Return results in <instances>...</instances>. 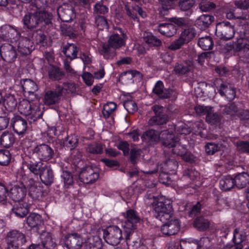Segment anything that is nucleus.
Instances as JSON below:
<instances>
[{
  "instance_id": "1",
  "label": "nucleus",
  "mask_w": 249,
  "mask_h": 249,
  "mask_svg": "<svg viewBox=\"0 0 249 249\" xmlns=\"http://www.w3.org/2000/svg\"><path fill=\"white\" fill-rule=\"evenodd\" d=\"M127 39L125 32L122 28L115 27L108 36L107 44H104L101 54L106 59H112L116 55L115 51L125 45Z\"/></svg>"
},
{
  "instance_id": "2",
  "label": "nucleus",
  "mask_w": 249,
  "mask_h": 249,
  "mask_svg": "<svg viewBox=\"0 0 249 249\" xmlns=\"http://www.w3.org/2000/svg\"><path fill=\"white\" fill-rule=\"evenodd\" d=\"M53 18L51 13L37 9L26 14L22 18V22L24 26L28 29L39 28L45 30L52 26Z\"/></svg>"
},
{
  "instance_id": "3",
  "label": "nucleus",
  "mask_w": 249,
  "mask_h": 249,
  "mask_svg": "<svg viewBox=\"0 0 249 249\" xmlns=\"http://www.w3.org/2000/svg\"><path fill=\"white\" fill-rule=\"evenodd\" d=\"M24 164L35 175H39L42 182L50 185L53 181V172L50 165H44L40 161H34L30 157L24 161Z\"/></svg>"
},
{
  "instance_id": "4",
  "label": "nucleus",
  "mask_w": 249,
  "mask_h": 249,
  "mask_svg": "<svg viewBox=\"0 0 249 249\" xmlns=\"http://www.w3.org/2000/svg\"><path fill=\"white\" fill-rule=\"evenodd\" d=\"M162 144L165 147L173 148L172 152L182 157L186 161L192 162V156L186 152V148L179 143V139L172 132L165 130L161 132Z\"/></svg>"
},
{
  "instance_id": "5",
  "label": "nucleus",
  "mask_w": 249,
  "mask_h": 249,
  "mask_svg": "<svg viewBox=\"0 0 249 249\" xmlns=\"http://www.w3.org/2000/svg\"><path fill=\"white\" fill-rule=\"evenodd\" d=\"M40 104L38 101L30 102L28 100L23 99L18 105L19 112L30 119L32 122L40 118L43 114V111L40 109Z\"/></svg>"
},
{
  "instance_id": "6",
  "label": "nucleus",
  "mask_w": 249,
  "mask_h": 249,
  "mask_svg": "<svg viewBox=\"0 0 249 249\" xmlns=\"http://www.w3.org/2000/svg\"><path fill=\"white\" fill-rule=\"evenodd\" d=\"M156 217L162 222L170 220L173 216L172 206L169 201L164 202L160 200L153 204Z\"/></svg>"
},
{
  "instance_id": "7",
  "label": "nucleus",
  "mask_w": 249,
  "mask_h": 249,
  "mask_svg": "<svg viewBox=\"0 0 249 249\" xmlns=\"http://www.w3.org/2000/svg\"><path fill=\"white\" fill-rule=\"evenodd\" d=\"M125 221L123 228L125 238L127 240L130 234L136 229L137 224L140 221V217L137 213L132 209L128 210L124 213Z\"/></svg>"
},
{
  "instance_id": "8",
  "label": "nucleus",
  "mask_w": 249,
  "mask_h": 249,
  "mask_svg": "<svg viewBox=\"0 0 249 249\" xmlns=\"http://www.w3.org/2000/svg\"><path fill=\"white\" fill-rule=\"evenodd\" d=\"M195 110L197 115H206V121L211 124L219 123L221 119V115L215 112L213 107L204 105H197Z\"/></svg>"
},
{
  "instance_id": "9",
  "label": "nucleus",
  "mask_w": 249,
  "mask_h": 249,
  "mask_svg": "<svg viewBox=\"0 0 249 249\" xmlns=\"http://www.w3.org/2000/svg\"><path fill=\"white\" fill-rule=\"evenodd\" d=\"M103 238L107 244L116 246L123 239L122 231L117 226L108 227L103 230Z\"/></svg>"
},
{
  "instance_id": "10",
  "label": "nucleus",
  "mask_w": 249,
  "mask_h": 249,
  "mask_svg": "<svg viewBox=\"0 0 249 249\" xmlns=\"http://www.w3.org/2000/svg\"><path fill=\"white\" fill-rule=\"evenodd\" d=\"M196 32L194 28H188L181 32L179 37L172 42L168 49L175 51L179 49L183 45L191 41L195 36Z\"/></svg>"
},
{
  "instance_id": "11",
  "label": "nucleus",
  "mask_w": 249,
  "mask_h": 249,
  "mask_svg": "<svg viewBox=\"0 0 249 249\" xmlns=\"http://www.w3.org/2000/svg\"><path fill=\"white\" fill-rule=\"evenodd\" d=\"M33 156L39 160L47 161L52 159L54 155V151L49 145L41 144L31 148Z\"/></svg>"
},
{
  "instance_id": "12",
  "label": "nucleus",
  "mask_w": 249,
  "mask_h": 249,
  "mask_svg": "<svg viewBox=\"0 0 249 249\" xmlns=\"http://www.w3.org/2000/svg\"><path fill=\"white\" fill-rule=\"evenodd\" d=\"M233 26L229 21H223L217 24L215 29L216 36L220 39L228 40L234 35Z\"/></svg>"
},
{
  "instance_id": "13",
  "label": "nucleus",
  "mask_w": 249,
  "mask_h": 249,
  "mask_svg": "<svg viewBox=\"0 0 249 249\" xmlns=\"http://www.w3.org/2000/svg\"><path fill=\"white\" fill-rule=\"evenodd\" d=\"M152 108L155 115L149 120L148 124L153 126L166 124L168 121V117L164 113L163 107L156 105Z\"/></svg>"
},
{
  "instance_id": "14",
  "label": "nucleus",
  "mask_w": 249,
  "mask_h": 249,
  "mask_svg": "<svg viewBox=\"0 0 249 249\" xmlns=\"http://www.w3.org/2000/svg\"><path fill=\"white\" fill-rule=\"evenodd\" d=\"M59 85H56L54 89L47 90L44 94L43 101L47 106L55 105L59 103L62 95Z\"/></svg>"
},
{
  "instance_id": "15",
  "label": "nucleus",
  "mask_w": 249,
  "mask_h": 249,
  "mask_svg": "<svg viewBox=\"0 0 249 249\" xmlns=\"http://www.w3.org/2000/svg\"><path fill=\"white\" fill-rule=\"evenodd\" d=\"M0 54L2 59L8 63L14 62L17 58V53L14 47L8 43L2 44L0 48Z\"/></svg>"
},
{
  "instance_id": "16",
  "label": "nucleus",
  "mask_w": 249,
  "mask_h": 249,
  "mask_svg": "<svg viewBox=\"0 0 249 249\" xmlns=\"http://www.w3.org/2000/svg\"><path fill=\"white\" fill-rule=\"evenodd\" d=\"M99 177L98 172L95 171L90 166L84 168L79 174L80 180L85 184H90L96 181Z\"/></svg>"
},
{
  "instance_id": "17",
  "label": "nucleus",
  "mask_w": 249,
  "mask_h": 249,
  "mask_svg": "<svg viewBox=\"0 0 249 249\" xmlns=\"http://www.w3.org/2000/svg\"><path fill=\"white\" fill-rule=\"evenodd\" d=\"M11 123L14 131L18 135L24 134L28 128L27 121L18 115H14Z\"/></svg>"
},
{
  "instance_id": "18",
  "label": "nucleus",
  "mask_w": 249,
  "mask_h": 249,
  "mask_svg": "<svg viewBox=\"0 0 249 249\" xmlns=\"http://www.w3.org/2000/svg\"><path fill=\"white\" fill-rule=\"evenodd\" d=\"M6 241L7 244L21 246L26 242V239L22 232L17 230H12L7 232Z\"/></svg>"
},
{
  "instance_id": "19",
  "label": "nucleus",
  "mask_w": 249,
  "mask_h": 249,
  "mask_svg": "<svg viewBox=\"0 0 249 249\" xmlns=\"http://www.w3.org/2000/svg\"><path fill=\"white\" fill-rule=\"evenodd\" d=\"M20 36L17 30L9 25H5L0 29V37L3 40L17 41Z\"/></svg>"
},
{
  "instance_id": "20",
  "label": "nucleus",
  "mask_w": 249,
  "mask_h": 249,
  "mask_svg": "<svg viewBox=\"0 0 249 249\" xmlns=\"http://www.w3.org/2000/svg\"><path fill=\"white\" fill-rule=\"evenodd\" d=\"M17 41L18 50L21 55H28L34 49L33 42L28 37L19 36Z\"/></svg>"
},
{
  "instance_id": "21",
  "label": "nucleus",
  "mask_w": 249,
  "mask_h": 249,
  "mask_svg": "<svg viewBox=\"0 0 249 249\" xmlns=\"http://www.w3.org/2000/svg\"><path fill=\"white\" fill-rule=\"evenodd\" d=\"M166 221L161 227V231L165 235H172L176 234L179 230V223L177 219L171 218Z\"/></svg>"
},
{
  "instance_id": "22",
  "label": "nucleus",
  "mask_w": 249,
  "mask_h": 249,
  "mask_svg": "<svg viewBox=\"0 0 249 249\" xmlns=\"http://www.w3.org/2000/svg\"><path fill=\"white\" fill-rule=\"evenodd\" d=\"M83 244L82 238L76 233L69 234L65 237V245L68 249H81Z\"/></svg>"
},
{
  "instance_id": "23",
  "label": "nucleus",
  "mask_w": 249,
  "mask_h": 249,
  "mask_svg": "<svg viewBox=\"0 0 249 249\" xmlns=\"http://www.w3.org/2000/svg\"><path fill=\"white\" fill-rule=\"evenodd\" d=\"M243 30L240 31V36L237 39L236 46L239 51L244 52L249 51V30H245L242 27Z\"/></svg>"
},
{
  "instance_id": "24",
  "label": "nucleus",
  "mask_w": 249,
  "mask_h": 249,
  "mask_svg": "<svg viewBox=\"0 0 249 249\" xmlns=\"http://www.w3.org/2000/svg\"><path fill=\"white\" fill-rule=\"evenodd\" d=\"M194 67L193 61L186 60L182 63H177L174 67V71L177 74L181 75L192 71Z\"/></svg>"
},
{
  "instance_id": "25",
  "label": "nucleus",
  "mask_w": 249,
  "mask_h": 249,
  "mask_svg": "<svg viewBox=\"0 0 249 249\" xmlns=\"http://www.w3.org/2000/svg\"><path fill=\"white\" fill-rule=\"evenodd\" d=\"M59 18L63 22H68L71 20L73 16L72 7L68 4H64L57 9Z\"/></svg>"
},
{
  "instance_id": "26",
  "label": "nucleus",
  "mask_w": 249,
  "mask_h": 249,
  "mask_svg": "<svg viewBox=\"0 0 249 249\" xmlns=\"http://www.w3.org/2000/svg\"><path fill=\"white\" fill-rule=\"evenodd\" d=\"M26 189L25 185L21 184V186L15 185L13 187L10 191L9 196L15 201H21L25 197Z\"/></svg>"
},
{
  "instance_id": "27",
  "label": "nucleus",
  "mask_w": 249,
  "mask_h": 249,
  "mask_svg": "<svg viewBox=\"0 0 249 249\" xmlns=\"http://www.w3.org/2000/svg\"><path fill=\"white\" fill-rule=\"evenodd\" d=\"M29 195L35 200L39 199L41 197L43 193L39 182L33 179L29 180Z\"/></svg>"
},
{
  "instance_id": "28",
  "label": "nucleus",
  "mask_w": 249,
  "mask_h": 249,
  "mask_svg": "<svg viewBox=\"0 0 249 249\" xmlns=\"http://www.w3.org/2000/svg\"><path fill=\"white\" fill-rule=\"evenodd\" d=\"M218 90L221 96H225L229 101L234 99L235 97V89L230 84L221 82Z\"/></svg>"
},
{
  "instance_id": "29",
  "label": "nucleus",
  "mask_w": 249,
  "mask_h": 249,
  "mask_svg": "<svg viewBox=\"0 0 249 249\" xmlns=\"http://www.w3.org/2000/svg\"><path fill=\"white\" fill-rule=\"evenodd\" d=\"M160 138V133L153 129L146 131L141 136L142 141L149 144L157 143L159 142Z\"/></svg>"
},
{
  "instance_id": "30",
  "label": "nucleus",
  "mask_w": 249,
  "mask_h": 249,
  "mask_svg": "<svg viewBox=\"0 0 249 249\" xmlns=\"http://www.w3.org/2000/svg\"><path fill=\"white\" fill-rule=\"evenodd\" d=\"M214 20L213 16L209 14H203L196 20L195 24L201 30L208 28Z\"/></svg>"
},
{
  "instance_id": "31",
  "label": "nucleus",
  "mask_w": 249,
  "mask_h": 249,
  "mask_svg": "<svg viewBox=\"0 0 249 249\" xmlns=\"http://www.w3.org/2000/svg\"><path fill=\"white\" fill-rule=\"evenodd\" d=\"M20 84L23 92L28 95L33 94L38 90L37 84L31 79H22L20 81Z\"/></svg>"
},
{
  "instance_id": "32",
  "label": "nucleus",
  "mask_w": 249,
  "mask_h": 249,
  "mask_svg": "<svg viewBox=\"0 0 249 249\" xmlns=\"http://www.w3.org/2000/svg\"><path fill=\"white\" fill-rule=\"evenodd\" d=\"M247 234L243 230L236 228L233 232V241L235 245H241L242 248L247 243L246 241Z\"/></svg>"
},
{
  "instance_id": "33",
  "label": "nucleus",
  "mask_w": 249,
  "mask_h": 249,
  "mask_svg": "<svg viewBox=\"0 0 249 249\" xmlns=\"http://www.w3.org/2000/svg\"><path fill=\"white\" fill-rule=\"evenodd\" d=\"M158 30L162 35L169 37L175 34L177 31L176 26L171 23H164L159 24Z\"/></svg>"
},
{
  "instance_id": "34",
  "label": "nucleus",
  "mask_w": 249,
  "mask_h": 249,
  "mask_svg": "<svg viewBox=\"0 0 249 249\" xmlns=\"http://www.w3.org/2000/svg\"><path fill=\"white\" fill-rule=\"evenodd\" d=\"M12 210L13 213L19 217H23L28 213L27 204L22 201L16 202Z\"/></svg>"
},
{
  "instance_id": "35",
  "label": "nucleus",
  "mask_w": 249,
  "mask_h": 249,
  "mask_svg": "<svg viewBox=\"0 0 249 249\" xmlns=\"http://www.w3.org/2000/svg\"><path fill=\"white\" fill-rule=\"evenodd\" d=\"M78 48L74 44H67L63 48L62 52L68 58L67 59L72 60L77 58Z\"/></svg>"
},
{
  "instance_id": "36",
  "label": "nucleus",
  "mask_w": 249,
  "mask_h": 249,
  "mask_svg": "<svg viewBox=\"0 0 249 249\" xmlns=\"http://www.w3.org/2000/svg\"><path fill=\"white\" fill-rule=\"evenodd\" d=\"M153 92L159 97L162 98H168L171 95L170 91L164 89L163 83L161 81H158L156 83Z\"/></svg>"
},
{
  "instance_id": "37",
  "label": "nucleus",
  "mask_w": 249,
  "mask_h": 249,
  "mask_svg": "<svg viewBox=\"0 0 249 249\" xmlns=\"http://www.w3.org/2000/svg\"><path fill=\"white\" fill-rule=\"evenodd\" d=\"M15 141V138L12 132L5 131L2 133L0 138V144L3 147H9Z\"/></svg>"
},
{
  "instance_id": "38",
  "label": "nucleus",
  "mask_w": 249,
  "mask_h": 249,
  "mask_svg": "<svg viewBox=\"0 0 249 249\" xmlns=\"http://www.w3.org/2000/svg\"><path fill=\"white\" fill-rule=\"evenodd\" d=\"M233 179L235 186L239 188H242L249 184V175L245 172L237 174Z\"/></svg>"
},
{
  "instance_id": "39",
  "label": "nucleus",
  "mask_w": 249,
  "mask_h": 249,
  "mask_svg": "<svg viewBox=\"0 0 249 249\" xmlns=\"http://www.w3.org/2000/svg\"><path fill=\"white\" fill-rule=\"evenodd\" d=\"M26 222L29 227L33 228L40 225L43 221L40 215L36 213H32L27 217Z\"/></svg>"
},
{
  "instance_id": "40",
  "label": "nucleus",
  "mask_w": 249,
  "mask_h": 249,
  "mask_svg": "<svg viewBox=\"0 0 249 249\" xmlns=\"http://www.w3.org/2000/svg\"><path fill=\"white\" fill-rule=\"evenodd\" d=\"M59 88L62 96L63 94L67 95L75 93L78 90L79 87L74 83H64L62 86L59 85Z\"/></svg>"
},
{
  "instance_id": "41",
  "label": "nucleus",
  "mask_w": 249,
  "mask_h": 249,
  "mask_svg": "<svg viewBox=\"0 0 249 249\" xmlns=\"http://www.w3.org/2000/svg\"><path fill=\"white\" fill-rule=\"evenodd\" d=\"M104 145L101 142H94L88 144L86 147V152L92 154H101L103 153Z\"/></svg>"
},
{
  "instance_id": "42",
  "label": "nucleus",
  "mask_w": 249,
  "mask_h": 249,
  "mask_svg": "<svg viewBox=\"0 0 249 249\" xmlns=\"http://www.w3.org/2000/svg\"><path fill=\"white\" fill-rule=\"evenodd\" d=\"M219 186L222 190H230L235 186L234 179L230 176L224 177L220 180Z\"/></svg>"
},
{
  "instance_id": "43",
  "label": "nucleus",
  "mask_w": 249,
  "mask_h": 249,
  "mask_svg": "<svg viewBox=\"0 0 249 249\" xmlns=\"http://www.w3.org/2000/svg\"><path fill=\"white\" fill-rule=\"evenodd\" d=\"M41 243L45 249H52L55 247V243L53 241L51 234L49 232L44 233L41 235Z\"/></svg>"
},
{
  "instance_id": "44",
  "label": "nucleus",
  "mask_w": 249,
  "mask_h": 249,
  "mask_svg": "<svg viewBox=\"0 0 249 249\" xmlns=\"http://www.w3.org/2000/svg\"><path fill=\"white\" fill-rule=\"evenodd\" d=\"M198 45L204 50H210L213 45L212 38L210 36L200 37L198 41Z\"/></svg>"
},
{
  "instance_id": "45",
  "label": "nucleus",
  "mask_w": 249,
  "mask_h": 249,
  "mask_svg": "<svg viewBox=\"0 0 249 249\" xmlns=\"http://www.w3.org/2000/svg\"><path fill=\"white\" fill-rule=\"evenodd\" d=\"M143 39L145 42L150 45L160 46L161 44L160 40L154 36L151 33H144Z\"/></svg>"
},
{
  "instance_id": "46",
  "label": "nucleus",
  "mask_w": 249,
  "mask_h": 249,
  "mask_svg": "<svg viewBox=\"0 0 249 249\" xmlns=\"http://www.w3.org/2000/svg\"><path fill=\"white\" fill-rule=\"evenodd\" d=\"M64 75V73L57 67H52L49 71V78L53 80H60Z\"/></svg>"
},
{
  "instance_id": "47",
  "label": "nucleus",
  "mask_w": 249,
  "mask_h": 249,
  "mask_svg": "<svg viewBox=\"0 0 249 249\" xmlns=\"http://www.w3.org/2000/svg\"><path fill=\"white\" fill-rule=\"evenodd\" d=\"M195 4V0H179L178 6L183 11H189L192 13V9Z\"/></svg>"
},
{
  "instance_id": "48",
  "label": "nucleus",
  "mask_w": 249,
  "mask_h": 249,
  "mask_svg": "<svg viewBox=\"0 0 249 249\" xmlns=\"http://www.w3.org/2000/svg\"><path fill=\"white\" fill-rule=\"evenodd\" d=\"M117 105L114 102H108L104 105L102 113L105 118H109L116 108Z\"/></svg>"
},
{
  "instance_id": "49",
  "label": "nucleus",
  "mask_w": 249,
  "mask_h": 249,
  "mask_svg": "<svg viewBox=\"0 0 249 249\" xmlns=\"http://www.w3.org/2000/svg\"><path fill=\"white\" fill-rule=\"evenodd\" d=\"M87 249H103L102 239L97 236L93 237L87 245Z\"/></svg>"
},
{
  "instance_id": "50",
  "label": "nucleus",
  "mask_w": 249,
  "mask_h": 249,
  "mask_svg": "<svg viewBox=\"0 0 249 249\" xmlns=\"http://www.w3.org/2000/svg\"><path fill=\"white\" fill-rule=\"evenodd\" d=\"M194 226L199 231H204L209 227V222L204 217H200L195 220Z\"/></svg>"
},
{
  "instance_id": "51",
  "label": "nucleus",
  "mask_w": 249,
  "mask_h": 249,
  "mask_svg": "<svg viewBox=\"0 0 249 249\" xmlns=\"http://www.w3.org/2000/svg\"><path fill=\"white\" fill-rule=\"evenodd\" d=\"M235 11L236 10H234L233 12H230L227 13V18L229 19L237 18L243 20L249 19V12L248 11L243 12L241 14L236 13Z\"/></svg>"
},
{
  "instance_id": "52",
  "label": "nucleus",
  "mask_w": 249,
  "mask_h": 249,
  "mask_svg": "<svg viewBox=\"0 0 249 249\" xmlns=\"http://www.w3.org/2000/svg\"><path fill=\"white\" fill-rule=\"evenodd\" d=\"M179 246L181 249H200L198 243L196 241H188L182 239L180 240Z\"/></svg>"
},
{
  "instance_id": "53",
  "label": "nucleus",
  "mask_w": 249,
  "mask_h": 249,
  "mask_svg": "<svg viewBox=\"0 0 249 249\" xmlns=\"http://www.w3.org/2000/svg\"><path fill=\"white\" fill-rule=\"evenodd\" d=\"M11 159V155L8 150H0V165H8Z\"/></svg>"
},
{
  "instance_id": "54",
  "label": "nucleus",
  "mask_w": 249,
  "mask_h": 249,
  "mask_svg": "<svg viewBox=\"0 0 249 249\" xmlns=\"http://www.w3.org/2000/svg\"><path fill=\"white\" fill-rule=\"evenodd\" d=\"M78 140L77 137L73 134L68 136L64 142V145L72 149L78 145Z\"/></svg>"
},
{
  "instance_id": "55",
  "label": "nucleus",
  "mask_w": 249,
  "mask_h": 249,
  "mask_svg": "<svg viewBox=\"0 0 249 249\" xmlns=\"http://www.w3.org/2000/svg\"><path fill=\"white\" fill-rule=\"evenodd\" d=\"M3 104L8 110L12 111L16 107L17 102L14 96L10 95L5 98Z\"/></svg>"
},
{
  "instance_id": "56",
  "label": "nucleus",
  "mask_w": 249,
  "mask_h": 249,
  "mask_svg": "<svg viewBox=\"0 0 249 249\" xmlns=\"http://www.w3.org/2000/svg\"><path fill=\"white\" fill-rule=\"evenodd\" d=\"M222 146V144L209 142L205 145V151L209 155H213L216 152L219 151Z\"/></svg>"
},
{
  "instance_id": "57",
  "label": "nucleus",
  "mask_w": 249,
  "mask_h": 249,
  "mask_svg": "<svg viewBox=\"0 0 249 249\" xmlns=\"http://www.w3.org/2000/svg\"><path fill=\"white\" fill-rule=\"evenodd\" d=\"M64 186L68 188L73 183V177L71 173L67 171H64L61 175Z\"/></svg>"
},
{
  "instance_id": "58",
  "label": "nucleus",
  "mask_w": 249,
  "mask_h": 249,
  "mask_svg": "<svg viewBox=\"0 0 249 249\" xmlns=\"http://www.w3.org/2000/svg\"><path fill=\"white\" fill-rule=\"evenodd\" d=\"M215 4L210 1H203L199 4L200 10L203 12H207L212 11L215 8Z\"/></svg>"
},
{
  "instance_id": "59",
  "label": "nucleus",
  "mask_w": 249,
  "mask_h": 249,
  "mask_svg": "<svg viewBox=\"0 0 249 249\" xmlns=\"http://www.w3.org/2000/svg\"><path fill=\"white\" fill-rule=\"evenodd\" d=\"M164 169L167 172L173 173L178 167V163L174 160H168L164 163Z\"/></svg>"
},
{
  "instance_id": "60",
  "label": "nucleus",
  "mask_w": 249,
  "mask_h": 249,
  "mask_svg": "<svg viewBox=\"0 0 249 249\" xmlns=\"http://www.w3.org/2000/svg\"><path fill=\"white\" fill-rule=\"evenodd\" d=\"M204 129V124L202 121H197L192 125L191 131L196 135L201 136L202 130Z\"/></svg>"
},
{
  "instance_id": "61",
  "label": "nucleus",
  "mask_w": 249,
  "mask_h": 249,
  "mask_svg": "<svg viewBox=\"0 0 249 249\" xmlns=\"http://www.w3.org/2000/svg\"><path fill=\"white\" fill-rule=\"evenodd\" d=\"M124 106L129 113H133L138 109L136 103L133 100H128L124 102Z\"/></svg>"
},
{
  "instance_id": "62",
  "label": "nucleus",
  "mask_w": 249,
  "mask_h": 249,
  "mask_svg": "<svg viewBox=\"0 0 249 249\" xmlns=\"http://www.w3.org/2000/svg\"><path fill=\"white\" fill-rule=\"evenodd\" d=\"M224 112L231 116L237 115L238 113V108L234 103H232L227 105L225 107Z\"/></svg>"
},
{
  "instance_id": "63",
  "label": "nucleus",
  "mask_w": 249,
  "mask_h": 249,
  "mask_svg": "<svg viewBox=\"0 0 249 249\" xmlns=\"http://www.w3.org/2000/svg\"><path fill=\"white\" fill-rule=\"evenodd\" d=\"M108 12V8L102 2H98L94 6V13L105 14Z\"/></svg>"
},
{
  "instance_id": "64",
  "label": "nucleus",
  "mask_w": 249,
  "mask_h": 249,
  "mask_svg": "<svg viewBox=\"0 0 249 249\" xmlns=\"http://www.w3.org/2000/svg\"><path fill=\"white\" fill-rule=\"evenodd\" d=\"M237 149L240 153H249V142L240 141L237 142Z\"/></svg>"
}]
</instances>
